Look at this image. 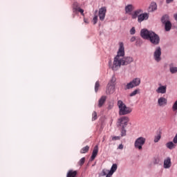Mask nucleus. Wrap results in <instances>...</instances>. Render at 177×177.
I'll list each match as a JSON object with an SVG mask.
<instances>
[{
	"instance_id": "1",
	"label": "nucleus",
	"mask_w": 177,
	"mask_h": 177,
	"mask_svg": "<svg viewBox=\"0 0 177 177\" xmlns=\"http://www.w3.org/2000/svg\"><path fill=\"white\" fill-rule=\"evenodd\" d=\"M120 47L118 51L117 55L114 57L113 63L112 66V70L117 71L121 66H128L133 62L132 57H124L125 56V48H124V43L120 42L119 44Z\"/></svg>"
},
{
	"instance_id": "2",
	"label": "nucleus",
	"mask_w": 177,
	"mask_h": 177,
	"mask_svg": "<svg viewBox=\"0 0 177 177\" xmlns=\"http://www.w3.org/2000/svg\"><path fill=\"white\" fill-rule=\"evenodd\" d=\"M140 35L143 39H147L153 45H158L160 44V36L151 30L142 29Z\"/></svg>"
},
{
	"instance_id": "3",
	"label": "nucleus",
	"mask_w": 177,
	"mask_h": 177,
	"mask_svg": "<svg viewBox=\"0 0 177 177\" xmlns=\"http://www.w3.org/2000/svg\"><path fill=\"white\" fill-rule=\"evenodd\" d=\"M137 17L138 23H142V21H145V20L149 19V13H143V10L138 9L135 10L132 14V19H135Z\"/></svg>"
},
{
	"instance_id": "4",
	"label": "nucleus",
	"mask_w": 177,
	"mask_h": 177,
	"mask_svg": "<svg viewBox=\"0 0 177 177\" xmlns=\"http://www.w3.org/2000/svg\"><path fill=\"white\" fill-rule=\"evenodd\" d=\"M118 106L119 108V115H127V114H131L132 109L122 102V100L118 101Z\"/></svg>"
},
{
	"instance_id": "5",
	"label": "nucleus",
	"mask_w": 177,
	"mask_h": 177,
	"mask_svg": "<svg viewBox=\"0 0 177 177\" xmlns=\"http://www.w3.org/2000/svg\"><path fill=\"white\" fill-rule=\"evenodd\" d=\"M146 143V138L143 137H140L137 138L134 142V147L138 150H142L143 149V145Z\"/></svg>"
},
{
	"instance_id": "6",
	"label": "nucleus",
	"mask_w": 177,
	"mask_h": 177,
	"mask_svg": "<svg viewBox=\"0 0 177 177\" xmlns=\"http://www.w3.org/2000/svg\"><path fill=\"white\" fill-rule=\"evenodd\" d=\"M72 8H73V13H77V12H80L82 16H84V10L82 9L81 7H80V3H78V2L77 1L73 2Z\"/></svg>"
},
{
	"instance_id": "7",
	"label": "nucleus",
	"mask_w": 177,
	"mask_h": 177,
	"mask_svg": "<svg viewBox=\"0 0 177 177\" xmlns=\"http://www.w3.org/2000/svg\"><path fill=\"white\" fill-rule=\"evenodd\" d=\"M118 124H120V127H127L128 125V122H129V118L127 116H122L119 118L118 120Z\"/></svg>"
},
{
	"instance_id": "8",
	"label": "nucleus",
	"mask_w": 177,
	"mask_h": 177,
	"mask_svg": "<svg viewBox=\"0 0 177 177\" xmlns=\"http://www.w3.org/2000/svg\"><path fill=\"white\" fill-rule=\"evenodd\" d=\"M106 12L107 9L106 8V7H102L99 9L98 16L101 21H103V20H104Z\"/></svg>"
},
{
	"instance_id": "9",
	"label": "nucleus",
	"mask_w": 177,
	"mask_h": 177,
	"mask_svg": "<svg viewBox=\"0 0 177 177\" xmlns=\"http://www.w3.org/2000/svg\"><path fill=\"white\" fill-rule=\"evenodd\" d=\"M153 57L156 62H160L161 60V47H156L153 53Z\"/></svg>"
},
{
	"instance_id": "10",
	"label": "nucleus",
	"mask_w": 177,
	"mask_h": 177,
	"mask_svg": "<svg viewBox=\"0 0 177 177\" xmlns=\"http://www.w3.org/2000/svg\"><path fill=\"white\" fill-rule=\"evenodd\" d=\"M98 153H99V146L95 145L93 148L90 161H93V160H95L97 156Z\"/></svg>"
},
{
	"instance_id": "11",
	"label": "nucleus",
	"mask_w": 177,
	"mask_h": 177,
	"mask_svg": "<svg viewBox=\"0 0 177 177\" xmlns=\"http://www.w3.org/2000/svg\"><path fill=\"white\" fill-rule=\"evenodd\" d=\"M133 10H135V7L132 4H129L125 7L126 14L131 15V17H132V15H133V13H132Z\"/></svg>"
},
{
	"instance_id": "12",
	"label": "nucleus",
	"mask_w": 177,
	"mask_h": 177,
	"mask_svg": "<svg viewBox=\"0 0 177 177\" xmlns=\"http://www.w3.org/2000/svg\"><path fill=\"white\" fill-rule=\"evenodd\" d=\"M114 84L109 83L106 90V95H111V93H114Z\"/></svg>"
},
{
	"instance_id": "13",
	"label": "nucleus",
	"mask_w": 177,
	"mask_h": 177,
	"mask_svg": "<svg viewBox=\"0 0 177 177\" xmlns=\"http://www.w3.org/2000/svg\"><path fill=\"white\" fill-rule=\"evenodd\" d=\"M107 99V97L105 95H102L100 99L98 100V107H102L104 103H106V100Z\"/></svg>"
},
{
	"instance_id": "14",
	"label": "nucleus",
	"mask_w": 177,
	"mask_h": 177,
	"mask_svg": "<svg viewBox=\"0 0 177 177\" xmlns=\"http://www.w3.org/2000/svg\"><path fill=\"white\" fill-rule=\"evenodd\" d=\"M171 165H172V163L171 162V158H167L164 160V168H171Z\"/></svg>"
},
{
	"instance_id": "15",
	"label": "nucleus",
	"mask_w": 177,
	"mask_h": 177,
	"mask_svg": "<svg viewBox=\"0 0 177 177\" xmlns=\"http://www.w3.org/2000/svg\"><path fill=\"white\" fill-rule=\"evenodd\" d=\"M154 10H157V3L152 2L149 7L148 12H154Z\"/></svg>"
},
{
	"instance_id": "16",
	"label": "nucleus",
	"mask_w": 177,
	"mask_h": 177,
	"mask_svg": "<svg viewBox=\"0 0 177 177\" xmlns=\"http://www.w3.org/2000/svg\"><path fill=\"white\" fill-rule=\"evenodd\" d=\"M157 93H167V86H161L158 88L156 90Z\"/></svg>"
},
{
	"instance_id": "17",
	"label": "nucleus",
	"mask_w": 177,
	"mask_h": 177,
	"mask_svg": "<svg viewBox=\"0 0 177 177\" xmlns=\"http://www.w3.org/2000/svg\"><path fill=\"white\" fill-rule=\"evenodd\" d=\"M158 103L159 106H165L167 104V99L161 97L158 99Z\"/></svg>"
},
{
	"instance_id": "18",
	"label": "nucleus",
	"mask_w": 177,
	"mask_h": 177,
	"mask_svg": "<svg viewBox=\"0 0 177 177\" xmlns=\"http://www.w3.org/2000/svg\"><path fill=\"white\" fill-rule=\"evenodd\" d=\"M131 82L133 83L134 88L136 86H139V85H140V78L136 77V78L133 79L131 81Z\"/></svg>"
},
{
	"instance_id": "19",
	"label": "nucleus",
	"mask_w": 177,
	"mask_h": 177,
	"mask_svg": "<svg viewBox=\"0 0 177 177\" xmlns=\"http://www.w3.org/2000/svg\"><path fill=\"white\" fill-rule=\"evenodd\" d=\"M77 171L69 170L66 174V177H77Z\"/></svg>"
},
{
	"instance_id": "20",
	"label": "nucleus",
	"mask_w": 177,
	"mask_h": 177,
	"mask_svg": "<svg viewBox=\"0 0 177 177\" xmlns=\"http://www.w3.org/2000/svg\"><path fill=\"white\" fill-rule=\"evenodd\" d=\"M169 71L171 74H176L177 67L174 66V64H169Z\"/></svg>"
},
{
	"instance_id": "21",
	"label": "nucleus",
	"mask_w": 177,
	"mask_h": 177,
	"mask_svg": "<svg viewBox=\"0 0 177 177\" xmlns=\"http://www.w3.org/2000/svg\"><path fill=\"white\" fill-rule=\"evenodd\" d=\"M133 88H135V86H133V83H132V81H131L130 82L127 83L124 86V90L125 91H128L129 89H132Z\"/></svg>"
},
{
	"instance_id": "22",
	"label": "nucleus",
	"mask_w": 177,
	"mask_h": 177,
	"mask_svg": "<svg viewBox=\"0 0 177 177\" xmlns=\"http://www.w3.org/2000/svg\"><path fill=\"white\" fill-rule=\"evenodd\" d=\"M175 142H169L166 144V147L167 149H169V150H172L173 149H175L176 147V145L174 144Z\"/></svg>"
},
{
	"instance_id": "23",
	"label": "nucleus",
	"mask_w": 177,
	"mask_h": 177,
	"mask_svg": "<svg viewBox=\"0 0 177 177\" xmlns=\"http://www.w3.org/2000/svg\"><path fill=\"white\" fill-rule=\"evenodd\" d=\"M164 25L165 31H170L171 28H172V24L171 21L167 22L166 24H164Z\"/></svg>"
},
{
	"instance_id": "24",
	"label": "nucleus",
	"mask_w": 177,
	"mask_h": 177,
	"mask_svg": "<svg viewBox=\"0 0 177 177\" xmlns=\"http://www.w3.org/2000/svg\"><path fill=\"white\" fill-rule=\"evenodd\" d=\"M161 21L162 24L169 22V16L164 15L161 19Z\"/></svg>"
},
{
	"instance_id": "25",
	"label": "nucleus",
	"mask_w": 177,
	"mask_h": 177,
	"mask_svg": "<svg viewBox=\"0 0 177 177\" xmlns=\"http://www.w3.org/2000/svg\"><path fill=\"white\" fill-rule=\"evenodd\" d=\"M117 171V164H113L109 171V175H113Z\"/></svg>"
},
{
	"instance_id": "26",
	"label": "nucleus",
	"mask_w": 177,
	"mask_h": 177,
	"mask_svg": "<svg viewBox=\"0 0 177 177\" xmlns=\"http://www.w3.org/2000/svg\"><path fill=\"white\" fill-rule=\"evenodd\" d=\"M139 93H140V89L137 88V89L134 90L133 92H131L129 94V96H130V97H132L133 96H136V95H138Z\"/></svg>"
},
{
	"instance_id": "27",
	"label": "nucleus",
	"mask_w": 177,
	"mask_h": 177,
	"mask_svg": "<svg viewBox=\"0 0 177 177\" xmlns=\"http://www.w3.org/2000/svg\"><path fill=\"white\" fill-rule=\"evenodd\" d=\"M89 151V146L86 145V147H83L80 150L81 154H85V153H88Z\"/></svg>"
},
{
	"instance_id": "28",
	"label": "nucleus",
	"mask_w": 177,
	"mask_h": 177,
	"mask_svg": "<svg viewBox=\"0 0 177 177\" xmlns=\"http://www.w3.org/2000/svg\"><path fill=\"white\" fill-rule=\"evenodd\" d=\"M121 136H127V130L125 129V126L122 127Z\"/></svg>"
},
{
	"instance_id": "29",
	"label": "nucleus",
	"mask_w": 177,
	"mask_h": 177,
	"mask_svg": "<svg viewBox=\"0 0 177 177\" xmlns=\"http://www.w3.org/2000/svg\"><path fill=\"white\" fill-rule=\"evenodd\" d=\"M95 120H97V113H96V111H93V112L92 120L95 121Z\"/></svg>"
},
{
	"instance_id": "30",
	"label": "nucleus",
	"mask_w": 177,
	"mask_h": 177,
	"mask_svg": "<svg viewBox=\"0 0 177 177\" xmlns=\"http://www.w3.org/2000/svg\"><path fill=\"white\" fill-rule=\"evenodd\" d=\"M109 172H110V171H109L106 169H104L102 172V176H106V175H109Z\"/></svg>"
},
{
	"instance_id": "31",
	"label": "nucleus",
	"mask_w": 177,
	"mask_h": 177,
	"mask_svg": "<svg viewBox=\"0 0 177 177\" xmlns=\"http://www.w3.org/2000/svg\"><path fill=\"white\" fill-rule=\"evenodd\" d=\"M160 139H161V135H158V136H155L154 142L158 143V142L160 141Z\"/></svg>"
},
{
	"instance_id": "32",
	"label": "nucleus",
	"mask_w": 177,
	"mask_h": 177,
	"mask_svg": "<svg viewBox=\"0 0 177 177\" xmlns=\"http://www.w3.org/2000/svg\"><path fill=\"white\" fill-rule=\"evenodd\" d=\"M100 86V84L99 83V82H95V92H97V91H99V87Z\"/></svg>"
},
{
	"instance_id": "33",
	"label": "nucleus",
	"mask_w": 177,
	"mask_h": 177,
	"mask_svg": "<svg viewBox=\"0 0 177 177\" xmlns=\"http://www.w3.org/2000/svg\"><path fill=\"white\" fill-rule=\"evenodd\" d=\"M79 165L82 166L84 164H85V158H82L78 162Z\"/></svg>"
},
{
	"instance_id": "34",
	"label": "nucleus",
	"mask_w": 177,
	"mask_h": 177,
	"mask_svg": "<svg viewBox=\"0 0 177 177\" xmlns=\"http://www.w3.org/2000/svg\"><path fill=\"white\" fill-rule=\"evenodd\" d=\"M172 110L173 111H177V100L173 104Z\"/></svg>"
},
{
	"instance_id": "35",
	"label": "nucleus",
	"mask_w": 177,
	"mask_h": 177,
	"mask_svg": "<svg viewBox=\"0 0 177 177\" xmlns=\"http://www.w3.org/2000/svg\"><path fill=\"white\" fill-rule=\"evenodd\" d=\"M121 139V137L120 136H113L112 140H120Z\"/></svg>"
},
{
	"instance_id": "36",
	"label": "nucleus",
	"mask_w": 177,
	"mask_h": 177,
	"mask_svg": "<svg viewBox=\"0 0 177 177\" xmlns=\"http://www.w3.org/2000/svg\"><path fill=\"white\" fill-rule=\"evenodd\" d=\"M93 24H96L97 23V16L95 15L93 19Z\"/></svg>"
},
{
	"instance_id": "37",
	"label": "nucleus",
	"mask_w": 177,
	"mask_h": 177,
	"mask_svg": "<svg viewBox=\"0 0 177 177\" xmlns=\"http://www.w3.org/2000/svg\"><path fill=\"white\" fill-rule=\"evenodd\" d=\"M136 32V30H135V28H132L130 30V34H131V35H133V34H135Z\"/></svg>"
},
{
	"instance_id": "38",
	"label": "nucleus",
	"mask_w": 177,
	"mask_h": 177,
	"mask_svg": "<svg viewBox=\"0 0 177 177\" xmlns=\"http://www.w3.org/2000/svg\"><path fill=\"white\" fill-rule=\"evenodd\" d=\"M173 142L175 144L177 143V133L176 134L175 137L174 138Z\"/></svg>"
},
{
	"instance_id": "39",
	"label": "nucleus",
	"mask_w": 177,
	"mask_h": 177,
	"mask_svg": "<svg viewBox=\"0 0 177 177\" xmlns=\"http://www.w3.org/2000/svg\"><path fill=\"white\" fill-rule=\"evenodd\" d=\"M118 149L120 150H122V149H124V145H122V144H120L119 146H118Z\"/></svg>"
},
{
	"instance_id": "40",
	"label": "nucleus",
	"mask_w": 177,
	"mask_h": 177,
	"mask_svg": "<svg viewBox=\"0 0 177 177\" xmlns=\"http://www.w3.org/2000/svg\"><path fill=\"white\" fill-rule=\"evenodd\" d=\"M172 2H174V0H166V3L167 4L172 3Z\"/></svg>"
},
{
	"instance_id": "41",
	"label": "nucleus",
	"mask_w": 177,
	"mask_h": 177,
	"mask_svg": "<svg viewBox=\"0 0 177 177\" xmlns=\"http://www.w3.org/2000/svg\"><path fill=\"white\" fill-rule=\"evenodd\" d=\"M84 23H86V24H89V21H88V19H84Z\"/></svg>"
},
{
	"instance_id": "42",
	"label": "nucleus",
	"mask_w": 177,
	"mask_h": 177,
	"mask_svg": "<svg viewBox=\"0 0 177 177\" xmlns=\"http://www.w3.org/2000/svg\"><path fill=\"white\" fill-rule=\"evenodd\" d=\"M135 39H136V38L133 37L131 38L130 41H131V42H133L135 41Z\"/></svg>"
},
{
	"instance_id": "43",
	"label": "nucleus",
	"mask_w": 177,
	"mask_h": 177,
	"mask_svg": "<svg viewBox=\"0 0 177 177\" xmlns=\"http://www.w3.org/2000/svg\"><path fill=\"white\" fill-rule=\"evenodd\" d=\"M111 81L115 82V77H113Z\"/></svg>"
}]
</instances>
